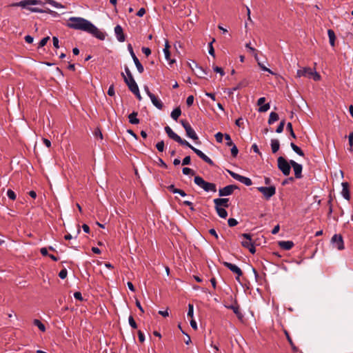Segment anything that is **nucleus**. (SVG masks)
<instances>
[{
    "label": "nucleus",
    "mask_w": 353,
    "mask_h": 353,
    "mask_svg": "<svg viewBox=\"0 0 353 353\" xmlns=\"http://www.w3.org/2000/svg\"><path fill=\"white\" fill-rule=\"evenodd\" d=\"M67 26L71 29L84 31L101 41L105 39V34L104 32L99 30L90 21L82 17H70Z\"/></svg>",
    "instance_id": "nucleus-1"
},
{
    "label": "nucleus",
    "mask_w": 353,
    "mask_h": 353,
    "mask_svg": "<svg viewBox=\"0 0 353 353\" xmlns=\"http://www.w3.org/2000/svg\"><path fill=\"white\" fill-rule=\"evenodd\" d=\"M165 131L168 134V137L177 142L180 145L183 146H186L190 148L198 157H199L205 163H208L211 166L214 165V163L213 161L209 158L207 155H205L201 150L194 148L192 146L189 142L186 140L183 139L180 136L176 134L170 126L167 125L165 127Z\"/></svg>",
    "instance_id": "nucleus-2"
},
{
    "label": "nucleus",
    "mask_w": 353,
    "mask_h": 353,
    "mask_svg": "<svg viewBox=\"0 0 353 353\" xmlns=\"http://www.w3.org/2000/svg\"><path fill=\"white\" fill-rule=\"evenodd\" d=\"M35 5H43V3L40 0H23L18 3H13L12 6H20L23 8H26L29 10H30L32 12H38V13H43L44 12V10L37 8V7H32V6Z\"/></svg>",
    "instance_id": "nucleus-3"
},
{
    "label": "nucleus",
    "mask_w": 353,
    "mask_h": 353,
    "mask_svg": "<svg viewBox=\"0 0 353 353\" xmlns=\"http://www.w3.org/2000/svg\"><path fill=\"white\" fill-rule=\"evenodd\" d=\"M296 76L298 77H305L309 79H312L315 81H319L321 79L319 73L309 67L298 70L296 72Z\"/></svg>",
    "instance_id": "nucleus-4"
},
{
    "label": "nucleus",
    "mask_w": 353,
    "mask_h": 353,
    "mask_svg": "<svg viewBox=\"0 0 353 353\" xmlns=\"http://www.w3.org/2000/svg\"><path fill=\"white\" fill-rule=\"evenodd\" d=\"M194 182L205 192H216V185L215 183L207 182L200 176H195Z\"/></svg>",
    "instance_id": "nucleus-5"
},
{
    "label": "nucleus",
    "mask_w": 353,
    "mask_h": 353,
    "mask_svg": "<svg viewBox=\"0 0 353 353\" xmlns=\"http://www.w3.org/2000/svg\"><path fill=\"white\" fill-rule=\"evenodd\" d=\"M180 123L185 130L186 136L192 139L195 142V143L201 144V141L198 135L196 134L194 130L192 128L189 122L186 120H181Z\"/></svg>",
    "instance_id": "nucleus-6"
},
{
    "label": "nucleus",
    "mask_w": 353,
    "mask_h": 353,
    "mask_svg": "<svg viewBox=\"0 0 353 353\" xmlns=\"http://www.w3.org/2000/svg\"><path fill=\"white\" fill-rule=\"evenodd\" d=\"M291 164L283 157H279L277 159L278 169L284 176H288L290 174Z\"/></svg>",
    "instance_id": "nucleus-7"
},
{
    "label": "nucleus",
    "mask_w": 353,
    "mask_h": 353,
    "mask_svg": "<svg viewBox=\"0 0 353 353\" xmlns=\"http://www.w3.org/2000/svg\"><path fill=\"white\" fill-rule=\"evenodd\" d=\"M241 236L244 238V240L241 241V245L249 250L250 253L254 254L256 249L254 243L252 241V236L250 234L243 233L241 234Z\"/></svg>",
    "instance_id": "nucleus-8"
},
{
    "label": "nucleus",
    "mask_w": 353,
    "mask_h": 353,
    "mask_svg": "<svg viewBox=\"0 0 353 353\" xmlns=\"http://www.w3.org/2000/svg\"><path fill=\"white\" fill-rule=\"evenodd\" d=\"M259 192L262 193L265 200L268 201L272 196L276 194V188L274 185H270L268 187H258Z\"/></svg>",
    "instance_id": "nucleus-9"
},
{
    "label": "nucleus",
    "mask_w": 353,
    "mask_h": 353,
    "mask_svg": "<svg viewBox=\"0 0 353 353\" xmlns=\"http://www.w3.org/2000/svg\"><path fill=\"white\" fill-rule=\"evenodd\" d=\"M228 172L233 179L240 181L241 183L245 184L247 186H250L252 184V180L248 177L240 175L239 174H237L231 170H228Z\"/></svg>",
    "instance_id": "nucleus-10"
},
{
    "label": "nucleus",
    "mask_w": 353,
    "mask_h": 353,
    "mask_svg": "<svg viewBox=\"0 0 353 353\" xmlns=\"http://www.w3.org/2000/svg\"><path fill=\"white\" fill-rule=\"evenodd\" d=\"M128 50L133 59V61L137 67L138 72L140 74L143 73L144 71V68H143V65L141 63V62L139 61V59L137 57L135 53L134 52L133 48L130 43H129L128 45Z\"/></svg>",
    "instance_id": "nucleus-11"
},
{
    "label": "nucleus",
    "mask_w": 353,
    "mask_h": 353,
    "mask_svg": "<svg viewBox=\"0 0 353 353\" xmlns=\"http://www.w3.org/2000/svg\"><path fill=\"white\" fill-rule=\"evenodd\" d=\"M223 265L228 268L231 272L236 274V280L240 281V277L243 275V272L240 268L231 263L223 261Z\"/></svg>",
    "instance_id": "nucleus-12"
},
{
    "label": "nucleus",
    "mask_w": 353,
    "mask_h": 353,
    "mask_svg": "<svg viewBox=\"0 0 353 353\" xmlns=\"http://www.w3.org/2000/svg\"><path fill=\"white\" fill-rule=\"evenodd\" d=\"M239 187L236 185H228L219 190V196H226L232 194L234 190H238Z\"/></svg>",
    "instance_id": "nucleus-13"
},
{
    "label": "nucleus",
    "mask_w": 353,
    "mask_h": 353,
    "mask_svg": "<svg viewBox=\"0 0 353 353\" xmlns=\"http://www.w3.org/2000/svg\"><path fill=\"white\" fill-rule=\"evenodd\" d=\"M290 163L291 164V167L293 168L294 172V178L296 179H301L303 177L302 170L303 166L301 164H299L294 161V160H290Z\"/></svg>",
    "instance_id": "nucleus-14"
},
{
    "label": "nucleus",
    "mask_w": 353,
    "mask_h": 353,
    "mask_svg": "<svg viewBox=\"0 0 353 353\" xmlns=\"http://www.w3.org/2000/svg\"><path fill=\"white\" fill-rule=\"evenodd\" d=\"M332 242L335 244V246L339 250H342L344 249V242L341 234H334L332 237Z\"/></svg>",
    "instance_id": "nucleus-15"
},
{
    "label": "nucleus",
    "mask_w": 353,
    "mask_h": 353,
    "mask_svg": "<svg viewBox=\"0 0 353 353\" xmlns=\"http://www.w3.org/2000/svg\"><path fill=\"white\" fill-rule=\"evenodd\" d=\"M114 33L117 40L119 42H124L125 40V35L123 32V30L120 25H117L114 27Z\"/></svg>",
    "instance_id": "nucleus-16"
},
{
    "label": "nucleus",
    "mask_w": 353,
    "mask_h": 353,
    "mask_svg": "<svg viewBox=\"0 0 353 353\" xmlns=\"http://www.w3.org/2000/svg\"><path fill=\"white\" fill-rule=\"evenodd\" d=\"M170 45H169V43H168V41L166 40L165 41V48L163 49V52H164V55H165V59L168 61V63L172 65L174 63H175V59H172L170 58Z\"/></svg>",
    "instance_id": "nucleus-17"
},
{
    "label": "nucleus",
    "mask_w": 353,
    "mask_h": 353,
    "mask_svg": "<svg viewBox=\"0 0 353 353\" xmlns=\"http://www.w3.org/2000/svg\"><path fill=\"white\" fill-rule=\"evenodd\" d=\"M341 194L343 197L349 201L350 199V185L347 182H343Z\"/></svg>",
    "instance_id": "nucleus-18"
},
{
    "label": "nucleus",
    "mask_w": 353,
    "mask_h": 353,
    "mask_svg": "<svg viewBox=\"0 0 353 353\" xmlns=\"http://www.w3.org/2000/svg\"><path fill=\"white\" fill-rule=\"evenodd\" d=\"M248 81L246 79L241 81L235 87L228 89V93L229 95L233 94V92L237 90L241 89L248 86Z\"/></svg>",
    "instance_id": "nucleus-19"
},
{
    "label": "nucleus",
    "mask_w": 353,
    "mask_h": 353,
    "mask_svg": "<svg viewBox=\"0 0 353 353\" xmlns=\"http://www.w3.org/2000/svg\"><path fill=\"white\" fill-rule=\"evenodd\" d=\"M229 199L228 198H217L214 199V203L216 207L228 208Z\"/></svg>",
    "instance_id": "nucleus-20"
},
{
    "label": "nucleus",
    "mask_w": 353,
    "mask_h": 353,
    "mask_svg": "<svg viewBox=\"0 0 353 353\" xmlns=\"http://www.w3.org/2000/svg\"><path fill=\"white\" fill-rule=\"evenodd\" d=\"M228 309H230L233 311V312L236 315L239 319L242 320L243 318V314L240 311L239 305L236 303L235 305H230L229 306H226Z\"/></svg>",
    "instance_id": "nucleus-21"
},
{
    "label": "nucleus",
    "mask_w": 353,
    "mask_h": 353,
    "mask_svg": "<svg viewBox=\"0 0 353 353\" xmlns=\"http://www.w3.org/2000/svg\"><path fill=\"white\" fill-rule=\"evenodd\" d=\"M152 104L159 110H162L163 104L154 94L150 97Z\"/></svg>",
    "instance_id": "nucleus-22"
},
{
    "label": "nucleus",
    "mask_w": 353,
    "mask_h": 353,
    "mask_svg": "<svg viewBox=\"0 0 353 353\" xmlns=\"http://www.w3.org/2000/svg\"><path fill=\"white\" fill-rule=\"evenodd\" d=\"M279 245L285 250H290L293 248L294 243L292 241H282L279 242Z\"/></svg>",
    "instance_id": "nucleus-23"
},
{
    "label": "nucleus",
    "mask_w": 353,
    "mask_h": 353,
    "mask_svg": "<svg viewBox=\"0 0 353 353\" xmlns=\"http://www.w3.org/2000/svg\"><path fill=\"white\" fill-rule=\"evenodd\" d=\"M137 115H138V112H135V111H133L131 114H130L128 115L129 122L131 124L137 125V124L139 123L140 121L137 118Z\"/></svg>",
    "instance_id": "nucleus-24"
},
{
    "label": "nucleus",
    "mask_w": 353,
    "mask_h": 353,
    "mask_svg": "<svg viewBox=\"0 0 353 353\" xmlns=\"http://www.w3.org/2000/svg\"><path fill=\"white\" fill-rule=\"evenodd\" d=\"M270 145H271V149H272V153H276V152H278V150H279V148H280V144H279V140L276 139H271Z\"/></svg>",
    "instance_id": "nucleus-25"
},
{
    "label": "nucleus",
    "mask_w": 353,
    "mask_h": 353,
    "mask_svg": "<svg viewBox=\"0 0 353 353\" xmlns=\"http://www.w3.org/2000/svg\"><path fill=\"white\" fill-rule=\"evenodd\" d=\"M327 35L329 37V42L331 46L334 47L335 46V40H336V35L335 32L333 30L329 29L327 30Z\"/></svg>",
    "instance_id": "nucleus-26"
},
{
    "label": "nucleus",
    "mask_w": 353,
    "mask_h": 353,
    "mask_svg": "<svg viewBox=\"0 0 353 353\" xmlns=\"http://www.w3.org/2000/svg\"><path fill=\"white\" fill-rule=\"evenodd\" d=\"M214 208L216 213L221 218L225 219L228 216V212L224 208L214 206Z\"/></svg>",
    "instance_id": "nucleus-27"
},
{
    "label": "nucleus",
    "mask_w": 353,
    "mask_h": 353,
    "mask_svg": "<svg viewBox=\"0 0 353 353\" xmlns=\"http://www.w3.org/2000/svg\"><path fill=\"white\" fill-rule=\"evenodd\" d=\"M181 114V110L179 107H177L172 111L170 116L174 120L177 121Z\"/></svg>",
    "instance_id": "nucleus-28"
},
{
    "label": "nucleus",
    "mask_w": 353,
    "mask_h": 353,
    "mask_svg": "<svg viewBox=\"0 0 353 353\" xmlns=\"http://www.w3.org/2000/svg\"><path fill=\"white\" fill-rule=\"evenodd\" d=\"M279 119V114L276 112H272L270 114L269 119H268V124L271 125L274 123L275 121H278Z\"/></svg>",
    "instance_id": "nucleus-29"
},
{
    "label": "nucleus",
    "mask_w": 353,
    "mask_h": 353,
    "mask_svg": "<svg viewBox=\"0 0 353 353\" xmlns=\"http://www.w3.org/2000/svg\"><path fill=\"white\" fill-rule=\"evenodd\" d=\"M290 146H291L292 149L294 150V152H296L298 155H299L301 157L305 156L303 151L299 147H298L296 144H294L293 142H292L290 143Z\"/></svg>",
    "instance_id": "nucleus-30"
},
{
    "label": "nucleus",
    "mask_w": 353,
    "mask_h": 353,
    "mask_svg": "<svg viewBox=\"0 0 353 353\" xmlns=\"http://www.w3.org/2000/svg\"><path fill=\"white\" fill-rule=\"evenodd\" d=\"M192 63H194V65H195V67L199 70L198 73H196V74L199 77H200V78H203V75H204V74H207V72H206L203 69V68H202V67L199 66V65H198V64H197L195 61H192Z\"/></svg>",
    "instance_id": "nucleus-31"
},
{
    "label": "nucleus",
    "mask_w": 353,
    "mask_h": 353,
    "mask_svg": "<svg viewBox=\"0 0 353 353\" xmlns=\"http://www.w3.org/2000/svg\"><path fill=\"white\" fill-rule=\"evenodd\" d=\"M33 324L37 326L41 332L46 331V326L40 320L34 319L33 321Z\"/></svg>",
    "instance_id": "nucleus-32"
},
{
    "label": "nucleus",
    "mask_w": 353,
    "mask_h": 353,
    "mask_svg": "<svg viewBox=\"0 0 353 353\" xmlns=\"http://www.w3.org/2000/svg\"><path fill=\"white\" fill-rule=\"evenodd\" d=\"M286 130L290 132V135L293 139H296V136L293 130L292 124L290 122L287 123Z\"/></svg>",
    "instance_id": "nucleus-33"
},
{
    "label": "nucleus",
    "mask_w": 353,
    "mask_h": 353,
    "mask_svg": "<svg viewBox=\"0 0 353 353\" xmlns=\"http://www.w3.org/2000/svg\"><path fill=\"white\" fill-rule=\"evenodd\" d=\"M121 76L123 77V81L126 83L128 87L129 85H133V84H134L136 83V81H134V78L125 79V76L124 73H123V72L121 73Z\"/></svg>",
    "instance_id": "nucleus-34"
},
{
    "label": "nucleus",
    "mask_w": 353,
    "mask_h": 353,
    "mask_svg": "<svg viewBox=\"0 0 353 353\" xmlns=\"http://www.w3.org/2000/svg\"><path fill=\"white\" fill-rule=\"evenodd\" d=\"M215 41V39H213L212 41L211 42L209 43L208 44V52L209 54L212 56V57H215V52H214V47L212 46V43L213 42Z\"/></svg>",
    "instance_id": "nucleus-35"
},
{
    "label": "nucleus",
    "mask_w": 353,
    "mask_h": 353,
    "mask_svg": "<svg viewBox=\"0 0 353 353\" xmlns=\"http://www.w3.org/2000/svg\"><path fill=\"white\" fill-rule=\"evenodd\" d=\"M285 124V119H283L282 121H281L279 125H278V127L276 129V132L279 133V134L281 133L283 131V128H284Z\"/></svg>",
    "instance_id": "nucleus-36"
},
{
    "label": "nucleus",
    "mask_w": 353,
    "mask_h": 353,
    "mask_svg": "<svg viewBox=\"0 0 353 353\" xmlns=\"http://www.w3.org/2000/svg\"><path fill=\"white\" fill-rule=\"evenodd\" d=\"M7 196L12 201H14L17 198V195H16L15 192L13 190H12L11 189L8 190Z\"/></svg>",
    "instance_id": "nucleus-37"
},
{
    "label": "nucleus",
    "mask_w": 353,
    "mask_h": 353,
    "mask_svg": "<svg viewBox=\"0 0 353 353\" xmlns=\"http://www.w3.org/2000/svg\"><path fill=\"white\" fill-rule=\"evenodd\" d=\"M94 135L96 138H99L101 140L103 139V134L101 132V128L97 127L94 131Z\"/></svg>",
    "instance_id": "nucleus-38"
},
{
    "label": "nucleus",
    "mask_w": 353,
    "mask_h": 353,
    "mask_svg": "<svg viewBox=\"0 0 353 353\" xmlns=\"http://www.w3.org/2000/svg\"><path fill=\"white\" fill-rule=\"evenodd\" d=\"M224 138H225V141H227V142H226V145H227L228 146H232V145H233L234 144V143H233V141H232V139H231V137H230V135L229 134H226V133H225V134H224Z\"/></svg>",
    "instance_id": "nucleus-39"
},
{
    "label": "nucleus",
    "mask_w": 353,
    "mask_h": 353,
    "mask_svg": "<svg viewBox=\"0 0 353 353\" xmlns=\"http://www.w3.org/2000/svg\"><path fill=\"white\" fill-rule=\"evenodd\" d=\"M128 322H129V324L130 325L134 328V329H136L137 327V324L135 321V320L134 319L133 316L132 315H130L128 318Z\"/></svg>",
    "instance_id": "nucleus-40"
},
{
    "label": "nucleus",
    "mask_w": 353,
    "mask_h": 353,
    "mask_svg": "<svg viewBox=\"0 0 353 353\" xmlns=\"http://www.w3.org/2000/svg\"><path fill=\"white\" fill-rule=\"evenodd\" d=\"M182 172L185 175H188V174L194 175V174H195L194 172L192 169H190V168H188V167L183 168L182 170Z\"/></svg>",
    "instance_id": "nucleus-41"
},
{
    "label": "nucleus",
    "mask_w": 353,
    "mask_h": 353,
    "mask_svg": "<svg viewBox=\"0 0 353 353\" xmlns=\"http://www.w3.org/2000/svg\"><path fill=\"white\" fill-rule=\"evenodd\" d=\"M270 103H265L259 107V112H267L270 109Z\"/></svg>",
    "instance_id": "nucleus-42"
},
{
    "label": "nucleus",
    "mask_w": 353,
    "mask_h": 353,
    "mask_svg": "<svg viewBox=\"0 0 353 353\" xmlns=\"http://www.w3.org/2000/svg\"><path fill=\"white\" fill-rule=\"evenodd\" d=\"M164 141H159L157 144H156V148L157 149V150L159 152H163L164 150Z\"/></svg>",
    "instance_id": "nucleus-43"
},
{
    "label": "nucleus",
    "mask_w": 353,
    "mask_h": 353,
    "mask_svg": "<svg viewBox=\"0 0 353 353\" xmlns=\"http://www.w3.org/2000/svg\"><path fill=\"white\" fill-rule=\"evenodd\" d=\"M232 148H231V154L233 157H236L238 153H239V150L236 147V145L235 144H234L233 145L231 146Z\"/></svg>",
    "instance_id": "nucleus-44"
},
{
    "label": "nucleus",
    "mask_w": 353,
    "mask_h": 353,
    "mask_svg": "<svg viewBox=\"0 0 353 353\" xmlns=\"http://www.w3.org/2000/svg\"><path fill=\"white\" fill-rule=\"evenodd\" d=\"M49 39L50 37L48 36L43 38L39 43L38 48H42L46 46Z\"/></svg>",
    "instance_id": "nucleus-45"
},
{
    "label": "nucleus",
    "mask_w": 353,
    "mask_h": 353,
    "mask_svg": "<svg viewBox=\"0 0 353 353\" xmlns=\"http://www.w3.org/2000/svg\"><path fill=\"white\" fill-rule=\"evenodd\" d=\"M213 70L217 73H219L221 74V76H224L225 75V72L223 70V69L221 67H219V66H213Z\"/></svg>",
    "instance_id": "nucleus-46"
},
{
    "label": "nucleus",
    "mask_w": 353,
    "mask_h": 353,
    "mask_svg": "<svg viewBox=\"0 0 353 353\" xmlns=\"http://www.w3.org/2000/svg\"><path fill=\"white\" fill-rule=\"evenodd\" d=\"M183 205L185 206H188L190 208V210L192 212L195 211V208H194V205L191 201H184L183 202Z\"/></svg>",
    "instance_id": "nucleus-47"
},
{
    "label": "nucleus",
    "mask_w": 353,
    "mask_h": 353,
    "mask_svg": "<svg viewBox=\"0 0 353 353\" xmlns=\"http://www.w3.org/2000/svg\"><path fill=\"white\" fill-rule=\"evenodd\" d=\"M228 223L230 227H234L238 224V221L234 218H230L228 220Z\"/></svg>",
    "instance_id": "nucleus-48"
},
{
    "label": "nucleus",
    "mask_w": 353,
    "mask_h": 353,
    "mask_svg": "<svg viewBox=\"0 0 353 353\" xmlns=\"http://www.w3.org/2000/svg\"><path fill=\"white\" fill-rule=\"evenodd\" d=\"M68 275V271L65 268L61 270L59 273V276L61 279H65L67 277Z\"/></svg>",
    "instance_id": "nucleus-49"
},
{
    "label": "nucleus",
    "mask_w": 353,
    "mask_h": 353,
    "mask_svg": "<svg viewBox=\"0 0 353 353\" xmlns=\"http://www.w3.org/2000/svg\"><path fill=\"white\" fill-rule=\"evenodd\" d=\"M125 72L126 74L125 76V79H132L133 78V76L130 70V69L128 68V67L127 65L125 66Z\"/></svg>",
    "instance_id": "nucleus-50"
},
{
    "label": "nucleus",
    "mask_w": 353,
    "mask_h": 353,
    "mask_svg": "<svg viewBox=\"0 0 353 353\" xmlns=\"http://www.w3.org/2000/svg\"><path fill=\"white\" fill-rule=\"evenodd\" d=\"M224 137V134H223L221 132H219L215 134V139L216 141L218 143H221L223 141V138Z\"/></svg>",
    "instance_id": "nucleus-51"
},
{
    "label": "nucleus",
    "mask_w": 353,
    "mask_h": 353,
    "mask_svg": "<svg viewBox=\"0 0 353 353\" xmlns=\"http://www.w3.org/2000/svg\"><path fill=\"white\" fill-rule=\"evenodd\" d=\"M108 94L110 97H113L115 94L114 86L113 84L110 85L108 90Z\"/></svg>",
    "instance_id": "nucleus-52"
},
{
    "label": "nucleus",
    "mask_w": 353,
    "mask_h": 353,
    "mask_svg": "<svg viewBox=\"0 0 353 353\" xmlns=\"http://www.w3.org/2000/svg\"><path fill=\"white\" fill-rule=\"evenodd\" d=\"M128 89L132 92H137L139 89V86L137 85V83H135L134 84L132 85H129L128 86Z\"/></svg>",
    "instance_id": "nucleus-53"
},
{
    "label": "nucleus",
    "mask_w": 353,
    "mask_h": 353,
    "mask_svg": "<svg viewBox=\"0 0 353 353\" xmlns=\"http://www.w3.org/2000/svg\"><path fill=\"white\" fill-rule=\"evenodd\" d=\"M194 103V96L190 95L186 99V104L188 107L191 106Z\"/></svg>",
    "instance_id": "nucleus-54"
},
{
    "label": "nucleus",
    "mask_w": 353,
    "mask_h": 353,
    "mask_svg": "<svg viewBox=\"0 0 353 353\" xmlns=\"http://www.w3.org/2000/svg\"><path fill=\"white\" fill-rule=\"evenodd\" d=\"M194 314V306L192 304L189 303L188 305V316L192 317Z\"/></svg>",
    "instance_id": "nucleus-55"
},
{
    "label": "nucleus",
    "mask_w": 353,
    "mask_h": 353,
    "mask_svg": "<svg viewBox=\"0 0 353 353\" xmlns=\"http://www.w3.org/2000/svg\"><path fill=\"white\" fill-rule=\"evenodd\" d=\"M283 332H284V334L286 336V339H287L288 341L289 342L290 345H293L294 342H293L289 332L286 330H284Z\"/></svg>",
    "instance_id": "nucleus-56"
},
{
    "label": "nucleus",
    "mask_w": 353,
    "mask_h": 353,
    "mask_svg": "<svg viewBox=\"0 0 353 353\" xmlns=\"http://www.w3.org/2000/svg\"><path fill=\"white\" fill-rule=\"evenodd\" d=\"M191 158L190 156H186L182 161V165H186L190 164Z\"/></svg>",
    "instance_id": "nucleus-57"
},
{
    "label": "nucleus",
    "mask_w": 353,
    "mask_h": 353,
    "mask_svg": "<svg viewBox=\"0 0 353 353\" xmlns=\"http://www.w3.org/2000/svg\"><path fill=\"white\" fill-rule=\"evenodd\" d=\"M235 124L239 128H244L243 122V119L241 117H240V118H239L238 119L236 120Z\"/></svg>",
    "instance_id": "nucleus-58"
},
{
    "label": "nucleus",
    "mask_w": 353,
    "mask_h": 353,
    "mask_svg": "<svg viewBox=\"0 0 353 353\" xmlns=\"http://www.w3.org/2000/svg\"><path fill=\"white\" fill-rule=\"evenodd\" d=\"M137 334H138L139 341L141 343H143L145 341L144 334L141 330H139Z\"/></svg>",
    "instance_id": "nucleus-59"
},
{
    "label": "nucleus",
    "mask_w": 353,
    "mask_h": 353,
    "mask_svg": "<svg viewBox=\"0 0 353 353\" xmlns=\"http://www.w3.org/2000/svg\"><path fill=\"white\" fill-rule=\"evenodd\" d=\"M168 190L169 191H170L171 192L174 193V194H176L177 191H178V188H176L174 185L172 184L169 186H168Z\"/></svg>",
    "instance_id": "nucleus-60"
},
{
    "label": "nucleus",
    "mask_w": 353,
    "mask_h": 353,
    "mask_svg": "<svg viewBox=\"0 0 353 353\" xmlns=\"http://www.w3.org/2000/svg\"><path fill=\"white\" fill-rule=\"evenodd\" d=\"M74 297L79 301H83V296L80 292H76L74 293Z\"/></svg>",
    "instance_id": "nucleus-61"
},
{
    "label": "nucleus",
    "mask_w": 353,
    "mask_h": 353,
    "mask_svg": "<svg viewBox=\"0 0 353 353\" xmlns=\"http://www.w3.org/2000/svg\"><path fill=\"white\" fill-rule=\"evenodd\" d=\"M145 14V9L144 8H140L137 12V15L139 17H143Z\"/></svg>",
    "instance_id": "nucleus-62"
},
{
    "label": "nucleus",
    "mask_w": 353,
    "mask_h": 353,
    "mask_svg": "<svg viewBox=\"0 0 353 353\" xmlns=\"http://www.w3.org/2000/svg\"><path fill=\"white\" fill-rule=\"evenodd\" d=\"M142 52L147 57H148L151 54V50L149 48H146V47H143L142 48Z\"/></svg>",
    "instance_id": "nucleus-63"
},
{
    "label": "nucleus",
    "mask_w": 353,
    "mask_h": 353,
    "mask_svg": "<svg viewBox=\"0 0 353 353\" xmlns=\"http://www.w3.org/2000/svg\"><path fill=\"white\" fill-rule=\"evenodd\" d=\"M52 42H53V46L54 48H59V39L57 37H52Z\"/></svg>",
    "instance_id": "nucleus-64"
}]
</instances>
